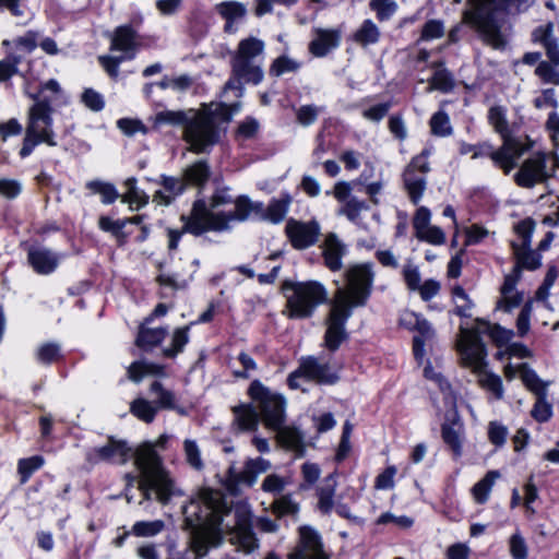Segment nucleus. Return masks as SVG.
I'll return each instance as SVG.
<instances>
[{"label":"nucleus","instance_id":"obj_1","mask_svg":"<svg viewBox=\"0 0 559 559\" xmlns=\"http://www.w3.org/2000/svg\"><path fill=\"white\" fill-rule=\"evenodd\" d=\"M228 512L223 495L212 488H203L198 500H191L185 510L183 528L191 531V546L198 555L205 554L212 538H221V525Z\"/></svg>","mask_w":559,"mask_h":559},{"label":"nucleus","instance_id":"obj_2","mask_svg":"<svg viewBox=\"0 0 559 559\" xmlns=\"http://www.w3.org/2000/svg\"><path fill=\"white\" fill-rule=\"evenodd\" d=\"M281 293L286 298L284 314L293 320L311 318L320 305L329 301L326 288L318 281L284 280Z\"/></svg>","mask_w":559,"mask_h":559},{"label":"nucleus","instance_id":"obj_3","mask_svg":"<svg viewBox=\"0 0 559 559\" xmlns=\"http://www.w3.org/2000/svg\"><path fill=\"white\" fill-rule=\"evenodd\" d=\"M475 323L476 326L471 329L461 328L464 342L459 346V350L463 355L465 366L468 367L485 364L487 348L481 338L483 333L488 334L493 344L499 348L506 346L513 335L511 330H507L498 323L491 324L484 318H476Z\"/></svg>","mask_w":559,"mask_h":559},{"label":"nucleus","instance_id":"obj_4","mask_svg":"<svg viewBox=\"0 0 559 559\" xmlns=\"http://www.w3.org/2000/svg\"><path fill=\"white\" fill-rule=\"evenodd\" d=\"M509 0H481L473 10L464 13V21L478 34L480 39L493 49H504L507 39L501 28L503 21L497 15Z\"/></svg>","mask_w":559,"mask_h":559},{"label":"nucleus","instance_id":"obj_5","mask_svg":"<svg viewBox=\"0 0 559 559\" xmlns=\"http://www.w3.org/2000/svg\"><path fill=\"white\" fill-rule=\"evenodd\" d=\"M345 288L337 289L330 301L338 307L354 309L365 307L372 294L374 272L370 262L348 266L344 273Z\"/></svg>","mask_w":559,"mask_h":559},{"label":"nucleus","instance_id":"obj_6","mask_svg":"<svg viewBox=\"0 0 559 559\" xmlns=\"http://www.w3.org/2000/svg\"><path fill=\"white\" fill-rule=\"evenodd\" d=\"M183 140L190 144V151L194 154L205 153L207 147L216 145L221 140V130L215 114L205 109L189 118Z\"/></svg>","mask_w":559,"mask_h":559},{"label":"nucleus","instance_id":"obj_7","mask_svg":"<svg viewBox=\"0 0 559 559\" xmlns=\"http://www.w3.org/2000/svg\"><path fill=\"white\" fill-rule=\"evenodd\" d=\"M249 397L258 404L264 424L278 429L285 420L286 399L283 394L272 392L260 380H253L247 391Z\"/></svg>","mask_w":559,"mask_h":559},{"label":"nucleus","instance_id":"obj_8","mask_svg":"<svg viewBox=\"0 0 559 559\" xmlns=\"http://www.w3.org/2000/svg\"><path fill=\"white\" fill-rule=\"evenodd\" d=\"M532 143L525 145L521 140L504 139L502 145L495 150L489 142L476 144L472 158L489 157L493 165L501 169L504 175H509L518 166V159L531 148Z\"/></svg>","mask_w":559,"mask_h":559},{"label":"nucleus","instance_id":"obj_9","mask_svg":"<svg viewBox=\"0 0 559 559\" xmlns=\"http://www.w3.org/2000/svg\"><path fill=\"white\" fill-rule=\"evenodd\" d=\"M353 312L348 308L338 307L330 302V309L325 317V331L322 346L330 353L337 352L342 344L349 338L346 324Z\"/></svg>","mask_w":559,"mask_h":559},{"label":"nucleus","instance_id":"obj_10","mask_svg":"<svg viewBox=\"0 0 559 559\" xmlns=\"http://www.w3.org/2000/svg\"><path fill=\"white\" fill-rule=\"evenodd\" d=\"M45 91L59 94L61 92V87L56 79H49L39 85L37 93H29L27 96L34 100L35 112H44L43 115L46 116V119L39 120V123L44 126L41 129H39L41 142L48 146H57L58 143L56 141V133L52 129L53 108L51 105V99L48 97H40Z\"/></svg>","mask_w":559,"mask_h":559},{"label":"nucleus","instance_id":"obj_11","mask_svg":"<svg viewBox=\"0 0 559 559\" xmlns=\"http://www.w3.org/2000/svg\"><path fill=\"white\" fill-rule=\"evenodd\" d=\"M551 177L554 170H547V155L539 151L522 163L513 180L520 188L532 189L538 183L547 182Z\"/></svg>","mask_w":559,"mask_h":559},{"label":"nucleus","instance_id":"obj_12","mask_svg":"<svg viewBox=\"0 0 559 559\" xmlns=\"http://www.w3.org/2000/svg\"><path fill=\"white\" fill-rule=\"evenodd\" d=\"M131 456L132 448L126 440L108 436L107 443L103 447H96L88 450L85 454V460L91 465H96L100 462L123 465L131 459Z\"/></svg>","mask_w":559,"mask_h":559},{"label":"nucleus","instance_id":"obj_13","mask_svg":"<svg viewBox=\"0 0 559 559\" xmlns=\"http://www.w3.org/2000/svg\"><path fill=\"white\" fill-rule=\"evenodd\" d=\"M270 468L271 463L269 460L261 456L248 459L245 462L241 472L237 473L233 468L228 471L225 487L229 493L237 495L239 492L238 486L240 484H243L247 487H252L255 484L258 476Z\"/></svg>","mask_w":559,"mask_h":559},{"label":"nucleus","instance_id":"obj_14","mask_svg":"<svg viewBox=\"0 0 559 559\" xmlns=\"http://www.w3.org/2000/svg\"><path fill=\"white\" fill-rule=\"evenodd\" d=\"M322 556L329 555L324 551L320 534L309 525L300 526L299 539L287 555V559H312Z\"/></svg>","mask_w":559,"mask_h":559},{"label":"nucleus","instance_id":"obj_15","mask_svg":"<svg viewBox=\"0 0 559 559\" xmlns=\"http://www.w3.org/2000/svg\"><path fill=\"white\" fill-rule=\"evenodd\" d=\"M290 245L296 250H304L317 243L320 225L317 221L301 222L290 218L285 227Z\"/></svg>","mask_w":559,"mask_h":559},{"label":"nucleus","instance_id":"obj_16","mask_svg":"<svg viewBox=\"0 0 559 559\" xmlns=\"http://www.w3.org/2000/svg\"><path fill=\"white\" fill-rule=\"evenodd\" d=\"M134 465L141 473V480H145L165 469L163 459L151 442L140 444L135 451L132 450Z\"/></svg>","mask_w":559,"mask_h":559},{"label":"nucleus","instance_id":"obj_17","mask_svg":"<svg viewBox=\"0 0 559 559\" xmlns=\"http://www.w3.org/2000/svg\"><path fill=\"white\" fill-rule=\"evenodd\" d=\"M463 428L464 425L457 412L451 417L447 416L441 424V438L451 451L453 460H459L463 455Z\"/></svg>","mask_w":559,"mask_h":559},{"label":"nucleus","instance_id":"obj_18","mask_svg":"<svg viewBox=\"0 0 559 559\" xmlns=\"http://www.w3.org/2000/svg\"><path fill=\"white\" fill-rule=\"evenodd\" d=\"M302 368L307 373V381L314 382L318 385H334L341 380V376L336 370H332L329 362H320L312 355L300 358Z\"/></svg>","mask_w":559,"mask_h":559},{"label":"nucleus","instance_id":"obj_19","mask_svg":"<svg viewBox=\"0 0 559 559\" xmlns=\"http://www.w3.org/2000/svg\"><path fill=\"white\" fill-rule=\"evenodd\" d=\"M144 214H138L131 217H123L114 221L107 215H100L97 225L102 231L110 234L116 239L118 247H123L127 245L130 235L129 233L124 231V227L128 224L139 225L141 227L144 225Z\"/></svg>","mask_w":559,"mask_h":559},{"label":"nucleus","instance_id":"obj_20","mask_svg":"<svg viewBox=\"0 0 559 559\" xmlns=\"http://www.w3.org/2000/svg\"><path fill=\"white\" fill-rule=\"evenodd\" d=\"M207 212L209 206L204 199H195L192 202L189 214H181L180 222L185 226V230L189 231L193 237H200L207 233Z\"/></svg>","mask_w":559,"mask_h":559},{"label":"nucleus","instance_id":"obj_21","mask_svg":"<svg viewBox=\"0 0 559 559\" xmlns=\"http://www.w3.org/2000/svg\"><path fill=\"white\" fill-rule=\"evenodd\" d=\"M139 488L142 490L145 499H150V492L155 491L156 499L162 504L169 503L174 495V481L166 469L158 473V475L140 480Z\"/></svg>","mask_w":559,"mask_h":559},{"label":"nucleus","instance_id":"obj_22","mask_svg":"<svg viewBox=\"0 0 559 559\" xmlns=\"http://www.w3.org/2000/svg\"><path fill=\"white\" fill-rule=\"evenodd\" d=\"M27 263L36 274L49 275L59 265V257L48 248L29 246L26 249Z\"/></svg>","mask_w":559,"mask_h":559},{"label":"nucleus","instance_id":"obj_23","mask_svg":"<svg viewBox=\"0 0 559 559\" xmlns=\"http://www.w3.org/2000/svg\"><path fill=\"white\" fill-rule=\"evenodd\" d=\"M316 37L309 43V52L317 58L326 57L341 45L342 33L338 28H316Z\"/></svg>","mask_w":559,"mask_h":559},{"label":"nucleus","instance_id":"obj_24","mask_svg":"<svg viewBox=\"0 0 559 559\" xmlns=\"http://www.w3.org/2000/svg\"><path fill=\"white\" fill-rule=\"evenodd\" d=\"M44 112H35L34 104L28 108L25 136L19 152L21 158L28 157L36 146L41 144V135L39 131V120L46 119Z\"/></svg>","mask_w":559,"mask_h":559},{"label":"nucleus","instance_id":"obj_25","mask_svg":"<svg viewBox=\"0 0 559 559\" xmlns=\"http://www.w3.org/2000/svg\"><path fill=\"white\" fill-rule=\"evenodd\" d=\"M212 176V169L207 159H198L188 165L182 171V180L186 189L198 188L202 191Z\"/></svg>","mask_w":559,"mask_h":559},{"label":"nucleus","instance_id":"obj_26","mask_svg":"<svg viewBox=\"0 0 559 559\" xmlns=\"http://www.w3.org/2000/svg\"><path fill=\"white\" fill-rule=\"evenodd\" d=\"M136 38L138 32L131 24L119 25L114 31L110 50L122 51L126 53L124 56H134L139 48Z\"/></svg>","mask_w":559,"mask_h":559},{"label":"nucleus","instance_id":"obj_27","mask_svg":"<svg viewBox=\"0 0 559 559\" xmlns=\"http://www.w3.org/2000/svg\"><path fill=\"white\" fill-rule=\"evenodd\" d=\"M415 328L416 334L412 338V352L416 364L421 366L427 356L426 343L435 338L436 331L425 317Z\"/></svg>","mask_w":559,"mask_h":559},{"label":"nucleus","instance_id":"obj_28","mask_svg":"<svg viewBox=\"0 0 559 559\" xmlns=\"http://www.w3.org/2000/svg\"><path fill=\"white\" fill-rule=\"evenodd\" d=\"M345 253L346 248L336 234H329L325 237L322 251L324 265L332 272L340 271L343 266L342 259Z\"/></svg>","mask_w":559,"mask_h":559},{"label":"nucleus","instance_id":"obj_29","mask_svg":"<svg viewBox=\"0 0 559 559\" xmlns=\"http://www.w3.org/2000/svg\"><path fill=\"white\" fill-rule=\"evenodd\" d=\"M145 324L139 326L134 344L140 350L151 353L163 343L167 336V329L164 326L151 329Z\"/></svg>","mask_w":559,"mask_h":559},{"label":"nucleus","instance_id":"obj_30","mask_svg":"<svg viewBox=\"0 0 559 559\" xmlns=\"http://www.w3.org/2000/svg\"><path fill=\"white\" fill-rule=\"evenodd\" d=\"M215 11L225 20L224 32L227 34L234 33L236 31L234 23L243 19L247 14L246 5L234 0L217 3L215 5Z\"/></svg>","mask_w":559,"mask_h":559},{"label":"nucleus","instance_id":"obj_31","mask_svg":"<svg viewBox=\"0 0 559 559\" xmlns=\"http://www.w3.org/2000/svg\"><path fill=\"white\" fill-rule=\"evenodd\" d=\"M234 424L240 431H255L258 429L260 415L253 404L240 403L233 406Z\"/></svg>","mask_w":559,"mask_h":559},{"label":"nucleus","instance_id":"obj_32","mask_svg":"<svg viewBox=\"0 0 559 559\" xmlns=\"http://www.w3.org/2000/svg\"><path fill=\"white\" fill-rule=\"evenodd\" d=\"M150 392L157 394V400L154 401V403L156 407H158V411L168 409L176 412L180 416L188 415V409L176 403L175 393L166 389L160 381H153L150 385Z\"/></svg>","mask_w":559,"mask_h":559},{"label":"nucleus","instance_id":"obj_33","mask_svg":"<svg viewBox=\"0 0 559 559\" xmlns=\"http://www.w3.org/2000/svg\"><path fill=\"white\" fill-rule=\"evenodd\" d=\"M293 197L289 192H282L280 198H272L263 213V221L280 224L286 217Z\"/></svg>","mask_w":559,"mask_h":559},{"label":"nucleus","instance_id":"obj_34","mask_svg":"<svg viewBox=\"0 0 559 559\" xmlns=\"http://www.w3.org/2000/svg\"><path fill=\"white\" fill-rule=\"evenodd\" d=\"M417 171L411 169H404L402 179L404 188L408 194L409 200L413 204H418L421 200L424 192L427 187V180L425 176H417Z\"/></svg>","mask_w":559,"mask_h":559},{"label":"nucleus","instance_id":"obj_35","mask_svg":"<svg viewBox=\"0 0 559 559\" xmlns=\"http://www.w3.org/2000/svg\"><path fill=\"white\" fill-rule=\"evenodd\" d=\"M145 376H165V366L145 360H135L128 367V377L134 383H140Z\"/></svg>","mask_w":559,"mask_h":559},{"label":"nucleus","instance_id":"obj_36","mask_svg":"<svg viewBox=\"0 0 559 559\" xmlns=\"http://www.w3.org/2000/svg\"><path fill=\"white\" fill-rule=\"evenodd\" d=\"M264 49V43L255 37H249L240 40L238 49L231 63L250 62L253 58L259 56Z\"/></svg>","mask_w":559,"mask_h":559},{"label":"nucleus","instance_id":"obj_37","mask_svg":"<svg viewBox=\"0 0 559 559\" xmlns=\"http://www.w3.org/2000/svg\"><path fill=\"white\" fill-rule=\"evenodd\" d=\"M514 260L526 271H536L542 266V254L531 247L522 248L515 241L511 242Z\"/></svg>","mask_w":559,"mask_h":559},{"label":"nucleus","instance_id":"obj_38","mask_svg":"<svg viewBox=\"0 0 559 559\" xmlns=\"http://www.w3.org/2000/svg\"><path fill=\"white\" fill-rule=\"evenodd\" d=\"M488 122L492 126L493 130L500 134L502 142L504 139L520 140L512 135L506 116V109L502 106H492L488 110Z\"/></svg>","mask_w":559,"mask_h":559},{"label":"nucleus","instance_id":"obj_39","mask_svg":"<svg viewBox=\"0 0 559 559\" xmlns=\"http://www.w3.org/2000/svg\"><path fill=\"white\" fill-rule=\"evenodd\" d=\"M231 71L234 76L241 79L243 83L253 85L260 84L264 78L261 67L254 66L252 61L231 63Z\"/></svg>","mask_w":559,"mask_h":559},{"label":"nucleus","instance_id":"obj_40","mask_svg":"<svg viewBox=\"0 0 559 559\" xmlns=\"http://www.w3.org/2000/svg\"><path fill=\"white\" fill-rule=\"evenodd\" d=\"M46 463V460L40 454H35L28 457H22L17 461V475L19 483L25 485L32 476L39 471Z\"/></svg>","mask_w":559,"mask_h":559},{"label":"nucleus","instance_id":"obj_41","mask_svg":"<svg viewBox=\"0 0 559 559\" xmlns=\"http://www.w3.org/2000/svg\"><path fill=\"white\" fill-rule=\"evenodd\" d=\"M352 39L362 47L373 45L380 39V31L372 20L367 19L353 33Z\"/></svg>","mask_w":559,"mask_h":559},{"label":"nucleus","instance_id":"obj_42","mask_svg":"<svg viewBox=\"0 0 559 559\" xmlns=\"http://www.w3.org/2000/svg\"><path fill=\"white\" fill-rule=\"evenodd\" d=\"M130 413L139 420L151 424L156 418L158 407H156L154 402L144 397H136L130 403Z\"/></svg>","mask_w":559,"mask_h":559},{"label":"nucleus","instance_id":"obj_43","mask_svg":"<svg viewBox=\"0 0 559 559\" xmlns=\"http://www.w3.org/2000/svg\"><path fill=\"white\" fill-rule=\"evenodd\" d=\"M191 324L176 328L173 332L171 344L169 347L163 349V356L169 359L176 358L183 352L186 345L189 343V332Z\"/></svg>","mask_w":559,"mask_h":559},{"label":"nucleus","instance_id":"obj_44","mask_svg":"<svg viewBox=\"0 0 559 559\" xmlns=\"http://www.w3.org/2000/svg\"><path fill=\"white\" fill-rule=\"evenodd\" d=\"M283 447L301 457L306 453L304 435L298 428H286L280 435Z\"/></svg>","mask_w":559,"mask_h":559},{"label":"nucleus","instance_id":"obj_45","mask_svg":"<svg viewBox=\"0 0 559 559\" xmlns=\"http://www.w3.org/2000/svg\"><path fill=\"white\" fill-rule=\"evenodd\" d=\"M36 360L45 366H50L64 360L61 346L56 342L41 344L35 354Z\"/></svg>","mask_w":559,"mask_h":559},{"label":"nucleus","instance_id":"obj_46","mask_svg":"<svg viewBox=\"0 0 559 559\" xmlns=\"http://www.w3.org/2000/svg\"><path fill=\"white\" fill-rule=\"evenodd\" d=\"M497 477H499L498 471H488L486 475L472 487V495L476 503L484 504L488 501Z\"/></svg>","mask_w":559,"mask_h":559},{"label":"nucleus","instance_id":"obj_47","mask_svg":"<svg viewBox=\"0 0 559 559\" xmlns=\"http://www.w3.org/2000/svg\"><path fill=\"white\" fill-rule=\"evenodd\" d=\"M85 187L92 193L99 194L102 203L106 205L115 203L119 198V192L111 182L95 179L86 182Z\"/></svg>","mask_w":559,"mask_h":559},{"label":"nucleus","instance_id":"obj_48","mask_svg":"<svg viewBox=\"0 0 559 559\" xmlns=\"http://www.w3.org/2000/svg\"><path fill=\"white\" fill-rule=\"evenodd\" d=\"M429 126H430L431 134H433L436 136L444 138V136L451 135L453 132L450 117H449L448 112H445L442 109L436 111L431 116V118L429 120Z\"/></svg>","mask_w":559,"mask_h":559},{"label":"nucleus","instance_id":"obj_49","mask_svg":"<svg viewBox=\"0 0 559 559\" xmlns=\"http://www.w3.org/2000/svg\"><path fill=\"white\" fill-rule=\"evenodd\" d=\"M523 369L521 379L523 384L528 391L536 395L547 393V384L538 377L534 369H531L526 364L520 366Z\"/></svg>","mask_w":559,"mask_h":559},{"label":"nucleus","instance_id":"obj_50","mask_svg":"<svg viewBox=\"0 0 559 559\" xmlns=\"http://www.w3.org/2000/svg\"><path fill=\"white\" fill-rule=\"evenodd\" d=\"M189 117L183 110H163L155 115L154 126L160 127L163 124L181 126L183 130L188 123Z\"/></svg>","mask_w":559,"mask_h":559},{"label":"nucleus","instance_id":"obj_51","mask_svg":"<svg viewBox=\"0 0 559 559\" xmlns=\"http://www.w3.org/2000/svg\"><path fill=\"white\" fill-rule=\"evenodd\" d=\"M428 82L432 90L440 91L442 93H449L455 86L454 76L449 69L433 71Z\"/></svg>","mask_w":559,"mask_h":559},{"label":"nucleus","instance_id":"obj_52","mask_svg":"<svg viewBox=\"0 0 559 559\" xmlns=\"http://www.w3.org/2000/svg\"><path fill=\"white\" fill-rule=\"evenodd\" d=\"M554 415L552 405L547 401V393L536 395L531 416L539 424L547 423Z\"/></svg>","mask_w":559,"mask_h":559},{"label":"nucleus","instance_id":"obj_53","mask_svg":"<svg viewBox=\"0 0 559 559\" xmlns=\"http://www.w3.org/2000/svg\"><path fill=\"white\" fill-rule=\"evenodd\" d=\"M164 528L165 522L163 520L136 521L131 528V533L136 537H153L163 532Z\"/></svg>","mask_w":559,"mask_h":559},{"label":"nucleus","instance_id":"obj_54","mask_svg":"<svg viewBox=\"0 0 559 559\" xmlns=\"http://www.w3.org/2000/svg\"><path fill=\"white\" fill-rule=\"evenodd\" d=\"M273 514L282 519L287 515H295L299 512V504L292 499L290 493H286L276 499L271 506Z\"/></svg>","mask_w":559,"mask_h":559},{"label":"nucleus","instance_id":"obj_55","mask_svg":"<svg viewBox=\"0 0 559 559\" xmlns=\"http://www.w3.org/2000/svg\"><path fill=\"white\" fill-rule=\"evenodd\" d=\"M299 68V62L285 55H282L273 60L269 68V74L273 78H280L288 72H297Z\"/></svg>","mask_w":559,"mask_h":559},{"label":"nucleus","instance_id":"obj_56","mask_svg":"<svg viewBox=\"0 0 559 559\" xmlns=\"http://www.w3.org/2000/svg\"><path fill=\"white\" fill-rule=\"evenodd\" d=\"M451 294L453 297H457L463 299L464 305H456L450 313L455 314L462 319H468L472 317L469 310H472L475 306L474 301L469 298L468 294L461 285H455L451 289Z\"/></svg>","mask_w":559,"mask_h":559},{"label":"nucleus","instance_id":"obj_57","mask_svg":"<svg viewBox=\"0 0 559 559\" xmlns=\"http://www.w3.org/2000/svg\"><path fill=\"white\" fill-rule=\"evenodd\" d=\"M216 209L209 206L207 212V233L209 231H225L230 228L229 223L231 222L228 212H215Z\"/></svg>","mask_w":559,"mask_h":559},{"label":"nucleus","instance_id":"obj_58","mask_svg":"<svg viewBox=\"0 0 559 559\" xmlns=\"http://www.w3.org/2000/svg\"><path fill=\"white\" fill-rule=\"evenodd\" d=\"M233 204L235 205V210L228 212L231 222L247 221L252 212V201L250 198L246 194L238 195L236 199H234Z\"/></svg>","mask_w":559,"mask_h":559},{"label":"nucleus","instance_id":"obj_59","mask_svg":"<svg viewBox=\"0 0 559 559\" xmlns=\"http://www.w3.org/2000/svg\"><path fill=\"white\" fill-rule=\"evenodd\" d=\"M536 223L532 217H525L518 222L513 229L514 233L521 238L522 248H528L532 243V236L535 229Z\"/></svg>","mask_w":559,"mask_h":559},{"label":"nucleus","instance_id":"obj_60","mask_svg":"<svg viewBox=\"0 0 559 559\" xmlns=\"http://www.w3.org/2000/svg\"><path fill=\"white\" fill-rule=\"evenodd\" d=\"M334 495H335V486L334 485H325L317 490L318 496V509L323 514L331 513L334 506Z\"/></svg>","mask_w":559,"mask_h":559},{"label":"nucleus","instance_id":"obj_61","mask_svg":"<svg viewBox=\"0 0 559 559\" xmlns=\"http://www.w3.org/2000/svg\"><path fill=\"white\" fill-rule=\"evenodd\" d=\"M133 55L130 56H99L98 61L105 72L111 78L117 79L119 75V66L127 59H132Z\"/></svg>","mask_w":559,"mask_h":559},{"label":"nucleus","instance_id":"obj_62","mask_svg":"<svg viewBox=\"0 0 559 559\" xmlns=\"http://www.w3.org/2000/svg\"><path fill=\"white\" fill-rule=\"evenodd\" d=\"M81 102L92 111L98 112L105 108V99L100 93L88 87L81 95Z\"/></svg>","mask_w":559,"mask_h":559},{"label":"nucleus","instance_id":"obj_63","mask_svg":"<svg viewBox=\"0 0 559 559\" xmlns=\"http://www.w3.org/2000/svg\"><path fill=\"white\" fill-rule=\"evenodd\" d=\"M555 67L547 61H540L535 69V74L544 83L559 85V71Z\"/></svg>","mask_w":559,"mask_h":559},{"label":"nucleus","instance_id":"obj_64","mask_svg":"<svg viewBox=\"0 0 559 559\" xmlns=\"http://www.w3.org/2000/svg\"><path fill=\"white\" fill-rule=\"evenodd\" d=\"M370 9L376 12L379 21H385L395 12L397 5L391 0H371Z\"/></svg>","mask_w":559,"mask_h":559}]
</instances>
